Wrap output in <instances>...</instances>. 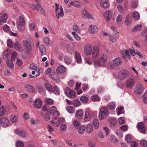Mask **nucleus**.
<instances>
[{
  "label": "nucleus",
  "mask_w": 147,
  "mask_h": 147,
  "mask_svg": "<svg viewBox=\"0 0 147 147\" xmlns=\"http://www.w3.org/2000/svg\"><path fill=\"white\" fill-rule=\"evenodd\" d=\"M88 30L91 33L95 34L97 32L98 28L95 25H92L89 26Z\"/></svg>",
  "instance_id": "obj_19"
},
{
  "label": "nucleus",
  "mask_w": 147,
  "mask_h": 147,
  "mask_svg": "<svg viewBox=\"0 0 147 147\" xmlns=\"http://www.w3.org/2000/svg\"><path fill=\"white\" fill-rule=\"evenodd\" d=\"M33 105L35 107L39 109L42 107V102L40 99H37L34 101Z\"/></svg>",
  "instance_id": "obj_20"
},
{
  "label": "nucleus",
  "mask_w": 147,
  "mask_h": 147,
  "mask_svg": "<svg viewBox=\"0 0 147 147\" xmlns=\"http://www.w3.org/2000/svg\"><path fill=\"white\" fill-rule=\"evenodd\" d=\"M5 108L4 107L2 106L1 108L0 109V116H4L5 115Z\"/></svg>",
  "instance_id": "obj_58"
},
{
  "label": "nucleus",
  "mask_w": 147,
  "mask_h": 147,
  "mask_svg": "<svg viewBox=\"0 0 147 147\" xmlns=\"http://www.w3.org/2000/svg\"><path fill=\"white\" fill-rule=\"evenodd\" d=\"M129 74V72L127 70L122 69L118 73L117 78L119 80H124L128 77Z\"/></svg>",
  "instance_id": "obj_3"
},
{
  "label": "nucleus",
  "mask_w": 147,
  "mask_h": 147,
  "mask_svg": "<svg viewBox=\"0 0 147 147\" xmlns=\"http://www.w3.org/2000/svg\"><path fill=\"white\" fill-rule=\"evenodd\" d=\"M99 121L98 119H95L93 121V124L94 126L95 129H97L99 127Z\"/></svg>",
  "instance_id": "obj_45"
},
{
  "label": "nucleus",
  "mask_w": 147,
  "mask_h": 147,
  "mask_svg": "<svg viewBox=\"0 0 147 147\" xmlns=\"http://www.w3.org/2000/svg\"><path fill=\"white\" fill-rule=\"evenodd\" d=\"M48 113L50 115H53L57 113V109L56 107L54 106H53L50 107V110H49V112H48Z\"/></svg>",
  "instance_id": "obj_26"
},
{
  "label": "nucleus",
  "mask_w": 147,
  "mask_h": 147,
  "mask_svg": "<svg viewBox=\"0 0 147 147\" xmlns=\"http://www.w3.org/2000/svg\"><path fill=\"white\" fill-rule=\"evenodd\" d=\"M25 24H20L19 23H17V27L18 29L21 31L24 30L25 29Z\"/></svg>",
  "instance_id": "obj_35"
},
{
  "label": "nucleus",
  "mask_w": 147,
  "mask_h": 147,
  "mask_svg": "<svg viewBox=\"0 0 147 147\" xmlns=\"http://www.w3.org/2000/svg\"><path fill=\"white\" fill-rule=\"evenodd\" d=\"M99 49L98 47L96 46H94L92 49V57L94 59L96 58L99 56Z\"/></svg>",
  "instance_id": "obj_11"
},
{
  "label": "nucleus",
  "mask_w": 147,
  "mask_h": 147,
  "mask_svg": "<svg viewBox=\"0 0 147 147\" xmlns=\"http://www.w3.org/2000/svg\"><path fill=\"white\" fill-rule=\"evenodd\" d=\"M109 139L110 141L112 143L117 142V138L114 135H111Z\"/></svg>",
  "instance_id": "obj_51"
},
{
  "label": "nucleus",
  "mask_w": 147,
  "mask_h": 147,
  "mask_svg": "<svg viewBox=\"0 0 147 147\" xmlns=\"http://www.w3.org/2000/svg\"><path fill=\"white\" fill-rule=\"evenodd\" d=\"M135 83V81L133 79L129 78L126 81V86L128 88H131L134 86Z\"/></svg>",
  "instance_id": "obj_10"
},
{
  "label": "nucleus",
  "mask_w": 147,
  "mask_h": 147,
  "mask_svg": "<svg viewBox=\"0 0 147 147\" xmlns=\"http://www.w3.org/2000/svg\"><path fill=\"white\" fill-rule=\"evenodd\" d=\"M75 57L77 62L79 63H80L82 60L80 55L78 52L77 51L75 52Z\"/></svg>",
  "instance_id": "obj_25"
},
{
  "label": "nucleus",
  "mask_w": 147,
  "mask_h": 147,
  "mask_svg": "<svg viewBox=\"0 0 147 147\" xmlns=\"http://www.w3.org/2000/svg\"><path fill=\"white\" fill-rule=\"evenodd\" d=\"M86 128L87 132L89 134H91L93 131V127L90 124H88L86 127Z\"/></svg>",
  "instance_id": "obj_32"
},
{
  "label": "nucleus",
  "mask_w": 147,
  "mask_h": 147,
  "mask_svg": "<svg viewBox=\"0 0 147 147\" xmlns=\"http://www.w3.org/2000/svg\"><path fill=\"white\" fill-rule=\"evenodd\" d=\"M66 95L69 98H74L75 97L76 93L73 90H71L69 87H66L65 90Z\"/></svg>",
  "instance_id": "obj_8"
},
{
  "label": "nucleus",
  "mask_w": 147,
  "mask_h": 147,
  "mask_svg": "<svg viewBox=\"0 0 147 147\" xmlns=\"http://www.w3.org/2000/svg\"><path fill=\"white\" fill-rule=\"evenodd\" d=\"M83 17L86 18H87L89 19H93L92 15L90 13L87 11L85 9H83L82 10Z\"/></svg>",
  "instance_id": "obj_17"
},
{
  "label": "nucleus",
  "mask_w": 147,
  "mask_h": 147,
  "mask_svg": "<svg viewBox=\"0 0 147 147\" xmlns=\"http://www.w3.org/2000/svg\"><path fill=\"white\" fill-rule=\"evenodd\" d=\"M122 53L123 57L124 58H126L127 57H129L130 56V54H129V52L127 50H124L122 51Z\"/></svg>",
  "instance_id": "obj_38"
},
{
  "label": "nucleus",
  "mask_w": 147,
  "mask_h": 147,
  "mask_svg": "<svg viewBox=\"0 0 147 147\" xmlns=\"http://www.w3.org/2000/svg\"><path fill=\"white\" fill-rule=\"evenodd\" d=\"M18 20L19 21L17 23L25 25V21L24 16H20Z\"/></svg>",
  "instance_id": "obj_40"
},
{
  "label": "nucleus",
  "mask_w": 147,
  "mask_h": 147,
  "mask_svg": "<svg viewBox=\"0 0 147 147\" xmlns=\"http://www.w3.org/2000/svg\"><path fill=\"white\" fill-rule=\"evenodd\" d=\"M74 6L78 7H81L82 6V4L80 2L75 1Z\"/></svg>",
  "instance_id": "obj_61"
},
{
  "label": "nucleus",
  "mask_w": 147,
  "mask_h": 147,
  "mask_svg": "<svg viewBox=\"0 0 147 147\" xmlns=\"http://www.w3.org/2000/svg\"><path fill=\"white\" fill-rule=\"evenodd\" d=\"M76 117L78 119H82L83 117V112L81 109L76 111L75 115Z\"/></svg>",
  "instance_id": "obj_23"
},
{
  "label": "nucleus",
  "mask_w": 147,
  "mask_h": 147,
  "mask_svg": "<svg viewBox=\"0 0 147 147\" xmlns=\"http://www.w3.org/2000/svg\"><path fill=\"white\" fill-rule=\"evenodd\" d=\"M92 100L94 101H97L100 100V97L97 95L95 94L91 97Z\"/></svg>",
  "instance_id": "obj_52"
},
{
  "label": "nucleus",
  "mask_w": 147,
  "mask_h": 147,
  "mask_svg": "<svg viewBox=\"0 0 147 147\" xmlns=\"http://www.w3.org/2000/svg\"><path fill=\"white\" fill-rule=\"evenodd\" d=\"M91 116L89 111H86L85 113L84 120L87 121H89L90 119Z\"/></svg>",
  "instance_id": "obj_39"
},
{
  "label": "nucleus",
  "mask_w": 147,
  "mask_h": 147,
  "mask_svg": "<svg viewBox=\"0 0 147 147\" xmlns=\"http://www.w3.org/2000/svg\"><path fill=\"white\" fill-rule=\"evenodd\" d=\"M86 127L84 125H82L78 129V133L80 134H83L84 133Z\"/></svg>",
  "instance_id": "obj_43"
},
{
  "label": "nucleus",
  "mask_w": 147,
  "mask_h": 147,
  "mask_svg": "<svg viewBox=\"0 0 147 147\" xmlns=\"http://www.w3.org/2000/svg\"><path fill=\"white\" fill-rule=\"evenodd\" d=\"M109 114L108 109L107 107H102L99 113V119L100 120H102L105 119L107 115Z\"/></svg>",
  "instance_id": "obj_4"
},
{
  "label": "nucleus",
  "mask_w": 147,
  "mask_h": 147,
  "mask_svg": "<svg viewBox=\"0 0 147 147\" xmlns=\"http://www.w3.org/2000/svg\"><path fill=\"white\" fill-rule=\"evenodd\" d=\"M15 132V133L17 134L20 137L24 138L26 135V132L23 130H16Z\"/></svg>",
  "instance_id": "obj_21"
},
{
  "label": "nucleus",
  "mask_w": 147,
  "mask_h": 147,
  "mask_svg": "<svg viewBox=\"0 0 147 147\" xmlns=\"http://www.w3.org/2000/svg\"><path fill=\"white\" fill-rule=\"evenodd\" d=\"M138 128L139 131L143 134H144L146 131V128L144 127L143 123H138L137 124Z\"/></svg>",
  "instance_id": "obj_14"
},
{
  "label": "nucleus",
  "mask_w": 147,
  "mask_h": 147,
  "mask_svg": "<svg viewBox=\"0 0 147 147\" xmlns=\"http://www.w3.org/2000/svg\"><path fill=\"white\" fill-rule=\"evenodd\" d=\"M104 15L106 21H109L111 20H114V18L113 14L112 11L110 10H108L104 13Z\"/></svg>",
  "instance_id": "obj_6"
},
{
  "label": "nucleus",
  "mask_w": 147,
  "mask_h": 147,
  "mask_svg": "<svg viewBox=\"0 0 147 147\" xmlns=\"http://www.w3.org/2000/svg\"><path fill=\"white\" fill-rule=\"evenodd\" d=\"M142 26L141 25H138L136 26L132 29V32H136L141 30L142 29Z\"/></svg>",
  "instance_id": "obj_34"
},
{
  "label": "nucleus",
  "mask_w": 147,
  "mask_h": 147,
  "mask_svg": "<svg viewBox=\"0 0 147 147\" xmlns=\"http://www.w3.org/2000/svg\"><path fill=\"white\" fill-rule=\"evenodd\" d=\"M66 71L65 67L62 65H60L56 69V71L59 74L64 73Z\"/></svg>",
  "instance_id": "obj_18"
},
{
  "label": "nucleus",
  "mask_w": 147,
  "mask_h": 147,
  "mask_svg": "<svg viewBox=\"0 0 147 147\" xmlns=\"http://www.w3.org/2000/svg\"><path fill=\"white\" fill-rule=\"evenodd\" d=\"M80 101L82 102L86 103L88 101V98L85 96H81L80 98Z\"/></svg>",
  "instance_id": "obj_47"
},
{
  "label": "nucleus",
  "mask_w": 147,
  "mask_h": 147,
  "mask_svg": "<svg viewBox=\"0 0 147 147\" xmlns=\"http://www.w3.org/2000/svg\"><path fill=\"white\" fill-rule=\"evenodd\" d=\"M108 36L109 40L113 42H115L116 40L119 38V35L117 34H115L113 35L110 34Z\"/></svg>",
  "instance_id": "obj_16"
},
{
  "label": "nucleus",
  "mask_w": 147,
  "mask_h": 147,
  "mask_svg": "<svg viewBox=\"0 0 147 147\" xmlns=\"http://www.w3.org/2000/svg\"><path fill=\"white\" fill-rule=\"evenodd\" d=\"M50 77L55 82H59L60 79L58 75L55 72H52L49 75Z\"/></svg>",
  "instance_id": "obj_13"
},
{
  "label": "nucleus",
  "mask_w": 147,
  "mask_h": 147,
  "mask_svg": "<svg viewBox=\"0 0 147 147\" xmlns=\"http://www.w3.org/2000/svg\"><path fill=\"white\" fill-rule=\"evenodd\" d=\"M44 40L48 46L51 43V41L49 40L48 38L46 37L44 38Z\"/></svg>",
  "instance_id": "obj_60"
},
{
  "label": "nucleus",
  "mask_w": 147,
  "mask_h": 147,
  "mask_svg": "<svg viewBox=\"0 0 147 147\" xmlns=\"http://www.w3.org/2000/svg\"><path fill=\"white\" fill-rule=\"evenodd\" d=\"M7 17L6 13L3 14L2 16H0V25L6 22Z\"/></svg>",
  "instance_id": "obj_22"
},
{
  "label": "nucleus",
  "mask_w": 147,
  "mask_h": 147,
  "mask_svg": "<svg viewBox=\"0 0 147 147\" xmlns=\"http://www.w3.org/2000/svg\"><path fill=\"white\" fill-rule=\"evenodd\" d=\"M144 90L143 86L140 84H138L135 87L134 93L136 94H140L143 93Z\"/></svg>",
  "instance_id": "obj_7"
},
{
  "label": "nucleus",
  "mask_w": 147,
  "mask_h": 147,
  "mask_svg": "<svg viewBox=\"0 0 147 147\" xmlns=\"http://www.w3.org/2000/svg\"><path fill=\"white\" fill-rule=\"evenodd\" d=\"M45 88L47 90L50 92L53 91L52 87L50 84L46 83L45 84Z\"/></svg>",
  "instance_id": "obj_49"
},
{
  "label": "nucleus",
  "mask_w": 147,
  "mask_h": 147,
  "mask_svg": "<svg viewBox=\"0 0 147 147\" xmlns=\"http://www.w3.org/2000/svg\"><path fill=\"white\" fill-rule=\"evenodd\" d=\"M7 46L8 47L11 48H12L13 47L12 41L11 39H8L7 41Z\"/></svg>",
  "instance_id": "obj_55"
},
{
  "label": "nucleus",
  "mask_w": 147,
  "mask_h": 147,
  "mask_svg": "<svg viewBox=\"0 0 147 147\" xmlns=\"http://www.w3.org/2000/svg\"><path fill=\"white\" fill-rule=\"evenodd\" d=\"M110 125L112 127H114L117 124V121L113 118H109L108 119Z\"/></svg>",
  "instance_id": "obj_24"
},
{
  "label": "nucleus",
  "mask_w": 147,
  "mask_h": 147,
  "mask_svg": "<svg viewBox=\"0 0 147 147\" xmlns=\"http://www.w3.org/2000/svg\"><path fill=\"white\" fill-rule=\"evenodd\" d=\"M125 23L127 26L130 25L131 23V18L128 15H127L126 17Z\"/></svg>",
  "instance_id": "obj_28"
},
{
  "label": "nucleus",
  "mask_w": 147,
  "mask_h": 147,
  "mask_svg": "<svg viewBox=\"0 0 147 147\" xmlns=\"http://www.w3.org/2000/svg\"><path fill=\"white\" fill-rule=\"evenodd\" d=\"M113 65L111 63H110L108 64V66L110 67L113 68L114 65L116 66H119L123 63L122 61L121 57H118L116 58L113 60Z\"/></svg>",
  "instance_id": "obj_5"
},
{
  "label": "nucleus",
  "mask_w": 147,
  "mask_h": 147,
  "mask_svg": "<svg viewBox=\"0 0 147 147\" xmlns=\"http://www.w3.org/2000/svg\"><path fill=\"white\" fill-rule=\"evenodd\" d=\"M24 143L21 141H18L16 143L17 147H23Z\"/></svg>",
  "instance_id": "obj_53"
},
{
  "label": "nucleus",
  "mask_w": 147,
  "mask_h": 147,
  "mask_svg": "<svg viewBox=\"0 0 147 147\" xmlns=\"http://www.w3.org/2000/svg\"><path fill=\"white\" fill-rule=\"evenodd\" d=\"M107 56L105 54H102L97 60H95L94 63V65L97 67L99 65L104 66L107 63Z\"/></svg>",
  "instance_id": "obj_1"
},
{
  "label": "nucleus",
  "mask_w": 147,
  "mask_h": 147,
  "mask_svg": "<svg viewBox=\"0 0 147 147\" xmlns=\"http://www.w3.org/2000/svg\"><path fill=\"white\" fill-rule=\"evenodd\" d=\"M108 107L110 110H113L115 107V104L114 102H110L107 105Z\"/></svg>",
  "instance_id": "obj_41"
},
{
  "label": "nucleus",
  "mask_w": 147,
  "mask_h": 147,
  "mask_svg": "<svg viewBox=\"0 0 147 147\" xmlns=\"http://www.w3.org/2000/svg\"><path fill=\"white\" fill-rule=\"evenodd\" d=\"M9 55V53H8V50L5 51L3 55V58L5 59H7Z\"/></svg>",
  "instance_id": "obj_64"
},
{
  "label": "nucleus",
  "mask_w": 147,
  "mask_h": 147,
  "mask_svg": "<svg viewBox=\"0 0 147 147\" xmlns=\"http://www.w3.org/2000/svg\"><path fill=\"white\" fill-rule=\"evenodd\" d=\"M21 46V45L19 44L17 41H16L14 44V48L15 49L18 51H21L20 48Z\"/></svg>",
  "instance_id": "obj_42"
},
{
  "label": "nucleus",
  "mask_w": 147,
  "mask_h": 147,
  "mask_svg": "<svg viewBox=\"0 0 147 147\" xmlns=\"http://www.w3.org/2000/svg\"><path fill=\"white\" fill-rule=\"evenodd\" d=\"M55 12L56 16L58 19L63 16L64 14L63 10L61 5H60V10Z\"/></svg>",
  "instance_id": "obj_15"
},
{
  "label": "nucleus",
  "mask_w": 147,
  "mask_h": 147,
  "mask_svg": "<svg viewBox=\"0 0 147 147\" xmlns=\"http://www.w3.org/2000/svg\"><path fill=\"white\" fill-rule=\"evenodd\" d=\"M10 120L12 122L16 123L18 120V117L16 116L12 115L10 117Z\"/></svg>",
  "instance_id": "obj_50"
},
{
  "label": "nucleus",
  "mask_w": 147,
  "mask_h": 147,
  "mask_svg": "<svg viewBox=\"0 0 147 147\" xmlns=\"http://www.w3.org/2000/svg\"><path fill=\"white\" fill-rule=\"evenodd\" d=\"M140 144L143 147H147V141L142 140L140 142Z\"/></svg>",
  "instance_id": "obj_59"
},
{
  "label": "nucleus",
  "mask_w": 147,
  "mask_h": 147,
  "mask_svg": "<svg viewBox=\"0 0 147 147\" xmlns=\"http://www.w3.org/2000/svg\"><path fill=\"white\" fill-rule=\"evenodd\" d=\"M124 113V109L123 107H120L118 109L117 115H119Z\"/></svg>",
  "instance_id": "obj_56"
},
{
  "label": "nucleus",
  "mask_w": 147,
  "mask_h": 147,
  "mask_svg": "<svg viewBox=\"0 0 147 147\" xmlns=\"http://www.w3.org/2000/svg\"><path fill=\"white\" fill-rule=\"evenodd\" d=\"M122 17L120 15H119L116 19V24L117 25H119L120 24L122 21Z\"/></svg>",
  "instance_id": "obj_48"
},
{
  "label": "nucleus",
  "mask_w": 147,
  "mask_h": 147,
  "mask_svg": "<svg viewBox=\"0 0 147 147\" xmlns=\"http://www.w3.org/2000/svg\"><path fill=\"white\" fill-rule=\"evenodd\" d=\"M6 63L7 66L9 69H12L14 68V65L11 60L7 61Z\"/></svg>",
  "instance_id": "obj_29"
},
{
  "label": "nucleus",
  "mask_w": 147,
  "mask_h": 147,
  "mask_svg": "<svg viewBox=\"0 0 147 147\" xmlns=\"http://www.w3.org/2000/svg\"><path fill=\"white\" fill-rule=\"evenodd\" d=\"M125 140L127 142L129 143H130L131 142V139L130 137V136L129 135H127L125 137Z\"/></svg>",
  "instance_id": "obj_63"
},
{
  "label": "nucleus",
  "mask_w": 147,
  "mask_h": 147,
  "mask_svg": "<svg viewBox=\"0 0 147 147\" xmlns=\"http://www.w3.org/2000/svg\"><path fill=\"white\" fill-rule=\"evenodd\" d=\"M67 112L70 113H74L75 112L74 108L71 106H68L66 108Z\"/></svg>",
  "instance_id": "obj_37"
},
{
  "label": "nucleus",
  "mask_w": 147,
  "mask_h": 147,
  "mask_svg": "<svg viewBox=\"0 0 147 147\" xmlns=\"http://www.w3.org/2000/svg\"><path fill=\"white\" fill-rule=\"evenodd\" d=\"M9 120L5 117H2L0 120L1 125L3 127H7L8 125Z\"/></svg>",
  "instance_id": "obj_12"
},
{
  "label": "nucleus",
  "mask_w": 147,
  "mask_h": 147,
  "mask_svg": "<svg viewBox=\"0 0 147 147\" xmlns=\"http://www.w3.org/2000/svg\"><path fill=\"white\" fill-rule=\"evenodd\" d=\"M118 10L120 12L122 13L123 11V8L121 4H119L117 5V7Z\"/></svg>",
  "instance_id": "obj_62"
},
{
  "label": "nucleus",
  "mask_w": 147,
  "mask_h": 147,
  "mask_svg": "<svg viewBox=\"0 0 147 147\" xmlns=\"http://www.w3.org/2000/svg\"><path fill=\"white\" fill-rule=\"evenodd\" d=\"M26 90L29 92H34V89L32 86L27 85L26 86Z\"/></svg>",
  "instance_id": "obj_44"
},
{
  "label": "nucleus",
  "mask_w": 147,
  "mask_h": 147,
  "mask_svg": "<svg viewBox=\"0 0 147 147\" xmlns=\"http://www.w3.org/2000/svg\"><path fill=\"white\" fill-rule=\"evenodd\" d=\"M64 60L65 63L67 64H70L71 61V59L67 56L64 57Z\"/></svg>",
  "instance_id": "obj_46"
},
{
  "label": "nucleus",
  "mask_w": 147,
  "mask_h": 147,
  "mask_svg": "<svg viewBox=\"0 0 147 147\" xmlns=\"http://www.w3.org/2000/svg\"><path fill=\"white\" fill-rule=\"evenodd\" d=\"M53 88V93L54 94H56V95L59 94V90L58 88H57V86L56 85H55L54 86Z\"/></svg>",
  "instance_id": "obj_54"
},
{
  "label": "nucleus",
  "mask_w": 147,
  "mask_h": 147,
  "mask_svg": "<svg viewBox=\"0 0 147 147\" xmlns=\"http://www.w3.org/2000/svg\"><path fill=\"white\" fill-rule=\"evenodd\" d=\"M36 3L39 9H40V10L42 14L45 16L46 15L45 10L41 7V5H40L38 2L37 0H35Z\"/></svg>",
  "instance_id": "obj_36"
},
{
  "label": "nucleus",
  "mask_w": 147,
  "mask_h": 147,
  "mask_svg": "<svg viewBox=\"0 0 147 147\" xmlns=\"http://www.w3.org/2000/svg\"><path fill=\"white\" fill-rule=\"evenodd\" d=\"M132 17L135 20H137L140 18L139 14L136 11L132 12Z\"/></svg>",
  "instance_id": "obj_30"
},
{
  "label": "nucleus",
  "mask_w": 147,
  "mask_h": 147,
  "mask_svg": "<svg viewBox=\"0 0 147 147\" xmlns=\"http://www.w3.org/2000/svg\"><path fill=\"white\" fill-rule=\"evenodd\" d=\"M39 50L41 53V55H43L46 54V50L43 45H40L39 47Z\"/></svg>",
  "instance_id": "obj_31"
},
{
  "label": "nucleus",
  "mask_w": 147,
  "mask_h": 147,
  "mask_svg": "<svg viewBox=\"0 0 147 147\" xmlns=\"http://www.w3.org/2000/svg\"><path fill=\"white\" fill-rule=\"evenodd\" d=\"M40 114L41 116L43 117L44 119L47 121H48L49 120L50 117L48 113H47L45 114H44L43 112L40 113Z\"/></svg>",
  "instance_id": "obj_33"
},
{
  "label": "nucleus",
  "mask_w": 147,
  "mask_h": 147,
  "mask_svg": "<svg viewBox=\"0 0 147 147\" xmlns=\"http://www.w3.org/2000/svg\"><path fill=\"white\" fill-rule=\"evenodd\" d=\"M74 105L75 107H78V106H79L81 105V104L80 102L79 101V100H78L77 99L75 100H74Z\"/></svg>",
  "instance_id": "obj_57"
},
{
  "label": "nucleus",
  "mask_w": 147,
  "mask_h": 147,
  "mask_svg": "<svg viewBox=\"0 0 147 147\" xmlns=\"http://www.w3.org/2000/svg\"><path fill=\"white\" fill-rule=\"evenodd\" d=\"M92 47L90 44H87L84 47V52L87 55H89L92 54Z\"/></svg>",
  "instance_id": "obj_9"
},
{
  "label": "nucleus",
  "mask_w": 147,
  "mask_h": 147,
  "mask_svg": "<svg viewBox=\"0 0 147 147\" xmlns=\"http://www.w3.org/2000/svg\"><path fill=\"white\" fill-rule=\"evenodd\" d=\"M23 44L26 48V53L28 55H29L30 51L32 50V47L33 46L32 41L25 40L23 41Z\"/></svg>",
  "instance_id": "obj_2"
},
{
  "label": "nucleus",
  "mask_w": 147,
  "mask_h": 147,
  "mask_svg": "<svg viewBox=\"0 0 147 147\" xmlns=\"http://www.w3.org/2000/svg\"><path fill=\"white\" fill-rule=\"evenodd\" d=\"M100 5L104 8H106L109 6V4L107 0H102L101 1Z\"/></svg>",
  "instance_id": "obj_27"
}]
</instances>
